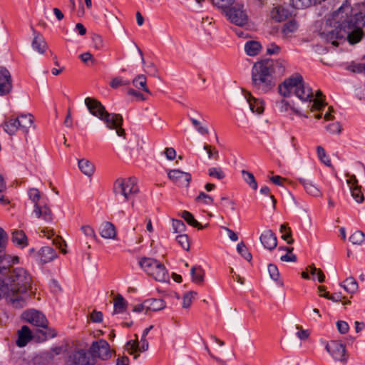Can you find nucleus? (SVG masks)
<instances>
[{
	"label": "nucleus",
	"instance_id": "nucleus-1",
	"mask_svg": "<svg viewBox=\"0 0 365 365\" xmlns=\"http://www.w3.org/2000/svg\"><path fill=\"white\" fill-rule=\"evenodd\" d=\"M364 25V15L358 13L352 16L351 4L346 0L328 18L320 36L334 46L339 45V40L344 41L345 38L350 44H355L363 37L362 28Z\"/></svg>",
	"mask_w": 365,
	"mask_h": 365
},
{
	"label": "nucleus",
	"instance_id": "nucleus-2",
	"mask_svg": "<svg viewBox=\"0 0 365 365\" xmlns=\"http://www.w3.org/2000/svg\"><path fill=\"white\" fill-rule=\"evenodd\" d=\"M1 264L0 269V299L5 298L14 307H22L24 303L23 295L31 287L32 279L29 273L24 268H14L11 264Z\"/></svg>",
	"mask_w": 365,
	"mask_h": 365
},
{
	"label": "nucleus",
	"instance_id": "nucleus-3",
	"mask_svg": "<svg viewBox=\"0 0 365 365\" xmlns=\"http://www.w3.org/2000/svg\"><path fill=\"white\" fill-rule=\"evenodd\" d=\"M84 102L90 113L104 122L108 128L115 130L118 136L125 135L121 115L108 113L102 103L94 98L87 97Z\"/></svg>",
	"mask_w": 365,
	"mask_h": 365
},
{
	"label": "nucleus",
	"instance_id": "nucleus-4",
	"mask_svg": "<svg viewBox=\"0 0 365 365\" xmlns=\"http://www.w3.org/2000/svg\"><path fill=\"white\" fill-rule=\"evenodd\" d=\"M278 92L284 98L294 93L302 101H311L313 98L312 89L304 82L302 76L299 73L291 76L280 83Z\"/></svg>",
	"mask_w": 365,
	"mask_h": 365
},
{
	"label": "nucleus",
	"instance_id": "nucleus-5",
	"mask_svg": "<svg viewBox=\"0 0 365 365\" xmlns=\"http://www.w3.org/2000/svg\"><path fill=\"white\" fill-rule=\"evenodd\" d=\"M272 63L268 61L257 62L252 69V86L261 93H268L274 86L272 75Z\"/></svg>",
	"mask_w": 365,
	"mask_h": 365
},
{
	"label": "nucleus",
	"instance_id": "nucleus-6",
	"mask_svg": "<svg viewBox=\"0 0 365 365\" xmlns=\"http://www.w3.org/2000/svg\"><path fill=\"white\" fill-rule=\"evenodd\" d=\"M140 265L144 270L158 282H167L168 273L163 264L152 258L144 257L140 261Z\"/></svg>",
	"mask_w": 365,
	"mask_h": 365
},
{
	"label": "nucleus",
	"instance_id": "nucleus-7",
	"mask_svg": "<svg viewBox=\"0 0 365 365\" xmlns=\"http://www.w3.org/2000/svg\"><path fill=\"white\" fill-rule=\"evenodd\" d=\"M113 190L116 195H120L128 200L133 195L139 192V188L135 179H118L114 183Z\"/></svg>",
	"mask_w": 365,
	"mask_h": 365
},
{
	"label": "nucleus",
	"instance_id": "nucleus-8",
	"mask_svg": "<svg viewBox=\"0 0 365 365\" xmlns=\"http://www.w3.org/2000/svg\"><path fill=\"white\" fill-rule=\"evenodd\" d=\"M225 12L230 21L238 26H244L248 23V16L241 4H236Z\"/></svg>",
	"mask_w": 365,
	"mask_h": 365
},
{
	"label": "nucleus",
	"instance_id": "nucleus-9",
	"mask_svg": "<svg viewBox=\"0 0 365 365\" xmlns=\"http://www.w3.org/2000/svg\"><path fill=\"white\" fill-rule=\"evenodd\" d=\"M90 353L93 358H99L107 360L110 358L112 354L108 343L105 340L94 341L90 348Z\"/></svg>",
	"mask_w": 365,
	"mask_h": 365
},
{
	"label": "nucleus",
	"instance_id": "nucleus-10",
	"mask_svg": "<svg viewBox=\"0 0 365 365\" xmlns=\"http://www.w3.org/2000/svg\"><path fill=\"white\" fill-rule=\"evenodd\" d=\"M21 317L26 322L36 327L46 328V325H48V321L45 316L40 312L34 309L24 312Z\"/></svg>",
	"mask_w": 365,
	"mask_h": 365
},
{
	"label": "nucleus",
	"instance_id": "nucleus-11",
	"mask_svg": "<svg viewBox=\"0 0 365 365\" xmlns=\"http://www.w3.org/2000/svg\"><path fill=\"white\" fill-rule=\"evenodd\" d=\"M93 359H91L83 349L75 351L68 360V365H93Z\"/></svg>",
	"mask_w": 365,
	"mask_h": 365
},
{
	"label": "nucleus",
	"instance_id": "nucleus-12",
	"mask_svg": "<svg viewBox=\"0 0 365 365\" xmlns=\"http://www.w3.org/2000/svg\"><path fill=\"white\" fill-rule=\"evenodd\" d=\"M326 349L336 359L344 362L346 361V359L344 357L346 349L342 344L338 341H331L330 344H327Z\"/></svg>",
	"mask_w": 365,
	"mask_h": 365
},
{
	"label": "nucleus",
	"instance_id": "nucleus-13",
	"mask_svg": "<svg viewBox=\"0 0 365 365\" xmlns=\"http://www.w3.org/2000/svg\"><path fill=\"white\" fill-rule=\"evenodd\" d=\"M12 89L11 77L9 71L0 68V96L9 93Z\"/></svg>",
	"mask_w": 365,
	"mask_h": 365
},
{
	"label": "nucleus",
	"instance_id": "nucleus-14",
	"mask_svg": "<svg viewBox=\"0 0 365 365\" xmlns=\"http://www.w3.org/2000/svg\"><path fill=\"white\" fill-rule=\"evenodd\" d=\"M275 107L279 112L282 113H294L299 116L302 115L300 110L297 107H295L294 103H291L285 99H281L276 101Z\"/></svg>",
	"mask_w": 365,
	"mask_h": 365
},
{
	"label": "nucleus",
	"instance_id": "nucleus-15",
	"mask_svg": "<svg viewBox=\"0 0 365 365\" xmlns=\"http://www.w3.org/2000/svg\"><path fill=\"white\" fill-rule=\"evenodd\" d=\"M31 30L34 36L31 46L38 53L43 54L46 51L47 43L43 36L32 26Z\"/></svg>",
	"mask_w": 365,
	"mask_h": 365
},
{
	"label": "nucleus",
	"instance_id": "nucleus-16",
	"mask_svg": "<svg viewBox=\"0 0 365 365\" xmlns=\"http://www.w3.org/2000/svg\"><path fill=\"white\" fill-rule=\"evenodd\" d=\"M141 345H140V342L138 340V337L135 340L129 341L126 343L125 348L130 354H133L135 352L139 351L143 352L148 350L149 344L145 337L143 338V336L141 339Z\"/></svg>",
	"mask_w": 365,
	"mask_h": 365
},
{
	"label": "nucleus",
	"instance_id": "nucleus-17",
	"mask_svg": "<svg viewBox=\"0 0 365 365\" xmlns=\"http://www.w3.org/2000/svg\"><path fill=\"white\" fill-rule=\"evenodd\" d=\"M245 97L252 113L261 115L264 110V103L262 99L253 97L250 93H247Z\"/></svg>",
	"mask_w": 365,
	"mask_h": 365
},
{
	"label": "nucleus",
	"instance_id": "nucleus-18",
	"mask_svg": "<svg viewBox=\"0 0 365 365\" xmlns=\"http://www.w3.org/2000/svg\"><path fill=\"white\" fill-rule=\"evenodd\" d=\"M18 339L16 341L19 347L25 346L31 340L34 339V336L28 326H23L21 329L17 331Z\"/></svg>",
	"mask_w": 365,
	"mask_h": 365
},
{
	"label": "nucleus",
	"instance_id": "nucleus-19",
	"mask_svg": "<svg viewBox=\"0 0 365 365\" xmlns=\"http://www.w3.org/2000/svg\"><path fill=\"white\" fill-rule=\"evenodd\" d=\"M260 241L266 249L272 250L277 245V240L274 233L269 230H265L260 236Z\"/></svg>",
	"mask_w": 365,
	"mask_h": 365
},
{
	"label": "nucleus",
	"instance_id": "nucleus-20",
	"mask_svg": "<svg viewBox=\"0 0 365 365\" xmlns=\"http://www.w3.org/2000/svg\"><path fill=\"white\" fill-rule=\"evenodd\" d=\"M101 235L108 240H115L117 232L115 225L110 222H104L101 226Z\"/></svg>",
	"mask_w": 365,
	"mask_h": 365
},
{
	"label": "nucleus",
	"instance_id": "nucleus-21",
	"mask_svg": "<svg viewBox=\"0 0 365 365\" xmlns=\"http://www.w3.org/2000/svg\"><path fill=\"white\" fill-rule=\"evenodd\" d=\"M19 129L28 133L29 129L34 125V117L31 114H23L16 118Z\"/></svg>",
	"mask_w": 365,
	"mask_h": 365
},
{
	"label": "nucleus",
	"instance_id": "nucleus-22",
	"mask_svg": "<svg viewBox=\"0 0 365 365\" xmlns=\"http://www.w3.org/2000/svg\"><path fill=\"white\" fill-rule=\"evenodd\" d=\"M38 255L42 263H48L57 257V253L51 247H43L39 252Z\"/></svg>",
	"mask_w": 365,
	"mask_h": 365
},
{
	"label": "nucleus",
	"instance_id": "nucleus-23",
	"mask_svg": "<svg viewBox=\"0 0 365 365\" xmlns=\"http://www.w3.org/2000/svg\"><path fill=\"white\" fill-rule=\"evenodd\" d=\"M270 18L277 21H284L287 16V11L282 6L273 5L269 12Z\"/></svg>",
	"mask_w": 365,
	"mask_h": 365
},
{
	"label": "nucleus",
	"instance_id": "nucleus-24",
	"mask_svg": "<svg viewBox=\"0 0 365 365\" xmlns=\"http://www.w3.org/2000/svg\"><path fill=\"white\" fill-rule=\"evenodd\" d=\"M197 157L207 158H218L220 154L218 150L210 145H205L202 148L197 150Z\"/></svg>",
	"mask_w": 365,
	"mask_h": 365
},
{
	"label": "nucleus",
	"instance_id": "nucleus-25",
	"mask_svg": "<svg viewBox=\"0 0 365 365\" xmlns=\"http://www.w3.org/2000/svg\"><path fill=\"white\" fill-rule=\"evenodd\" d=\"M132 83L134 87L138 90H141L148 94H151V92L147 86V78L143 74L137 75L133 80Z\"/></svg>",
	"mask_w": 365,
	"mask_h": 365
},
{
	"label": "nucleus",
	"instance_id": "nucleus-26",
	"mask_svg": "<svg viewBox=\"0 0 365 365\" xmlns=\"http://www.w3.org/2000/svg\"><path fill=\"white\" fill-rule=\"evenodd\" d=\"M168 178L173 181H178L180 178H184L186 181L185 186L187 187L191 180L190 173L182 172L178 169L171 170L168 173Z\"/></svg>",
	"mask_w": 365,
	"mask_h": 365
},
{
	"label": "nucleus",
	"instance_id": "nucleus-27",
	"mask_svg": "<svg viewBox=\"0 0 365 365\" xmlns=\"http://www.w3.org/2000/svg\"><path fill=\"white\" fill-rule=\"evenodd\" d=\"M4 130L10 135L16 134L19 128L18 120L16 118L6 119L2 124Z\"/></svg>",
	"mask_w": 365,
	"mask_h": 365
},
{
	"label": "nucleus",
	"instance_id": "nucleus-28",
	"mask_svg": "<svg viewBox=\"0 0 365 365\" xmlns=\"http://www.w3.org/2000/svg\"><path fill=\"white\" fill-rule=\"evenodd\" d=\"M44 330L38 329L35 334V337L38 341H46L48 338H53L56 336L57 333L54 329L48 327L46 325Z\"/></svg>",
	"mask_w": 365,
	"mask_h": 365
},
{
	"label": "nucleus",
	"instance_id": "nucleus-29",
	"mask_svg": "<svg viewBox=\"0 0 365 365\" xmlns=\"http://www.w3.org/2000/svg\"><path fill=\"white\" fill-rule=\"evenodd\" d=\"M147 312H156L165 307V302L161 299H150L146 300Z\"/></svg>",
	"mask_w": 365,
	"mask_h": 365
},
{
	"label": "nucleus",
	"instance_id": "nucleus-30",
	"mask_svg": "<svg viewBox=\"0 0 365 365\" xmlns=\"http://www.w3.org/2000/svg\"><path fill=\"white\" fill-rule=\"evenodd\" d=\"M34 212L36 217H42L45 221H51L52 219L51 211L46 206L40 207L36 205Z\"/></svg>",
	"mask_w": 365,
	"mask_h": 365
},
{
	"label": "nucleus",
	"instance_id": "nucleus-31",
	"mask_svg": "<svg viewBox=\"0 0 365 365\" xmlns=\"http://www.w3.org/2000/svg\"><path fill=\"white\" fill-rule=\"evenodd\" d=\"M192 125L195 128L198 133L205 135L209 133V130L206 125L205 120L200 118V119L190 117Z\"/></svg>",
	"mask_w": 365,
	"mask_h": 365
},
{
	"label": "nucleus",
	"instance_id": "nucleus-32",
	"mask_svg": "<svg viewBox=\"0 0 365 365\" xmlns=\"http://www.w3.org/2000/svg\"><path fill=\"white\" fill-rule=\"evenodd\" d=\"M78 167L87 176H91L96 170L95 165L92 161H78Z\"/></svg>",
	"mask_w": 365,
	"mask_h": 365
},
{
	"label": "nucleus",
	"instance_id": "nucleus-33",
	"mask_svg": "<svg viewBox=\"0 0 365 365\" xmlns=\"http://www.w3.org/2000/svg\"><path fill=\"white\" fill-rule=\"evenodd\" d=\"M114 312L122 313L126 310L127 302L121 294H117L114 298Z\"/></svg>",
	"mask_w": 365,
	"mask_h": 365
},
{
	"label": "nucleus",
	"instance_id": "nucleus-34",
	"mask_svg": "<svg viewBox=\"0 0 365 365\" xmlns=\"http://www.w3.org/2000/svg\"><path fill=\"white\" fill-rule=\"evenodd\" d=\"M261 48V45L257 41H251L245 45V50L248 56H256Z\"/></svg>",
	"mask_w": 365,
	"mask_h": 365
},
{
	"label": "nucleus",
	"instance_id": "nucleus-35",
	"mask_svg": "<svg viewBox=\"0 0 365 365\" xmlns=\"http://www.w3.org/2000/svg\"><path fill=\"white\" fill-rule=\"evenodd\" d=\"M12 241L21 246L27 245V238L24 232L21 230H15L12 233Z\"/></svg>",
	"mask_w": 365,
	"mask_h": 365
},
{
	"label": "nucleus",
	"instance_id": "nucleus-36",
	"mask_svg": "<svg viewBox=\"0 0 365 365\" xmlns=\"http://www.w3.org/2000/svg\"><path fill=\"white\" fill-rule=\"evenodd\" d=\"M181 217L187 222L190 225L197 227L200 230L203 229V226L195 219L194 216L188 211H183L181 214Z\"/></svg>",
	"mask_w": 365,
	"mask_h": 365
},
{
	"label": "nucleus",
	"instance_id": "nucleus-37",
	"mask_svg": "<svg viewBox=\"0 0 365 365\" xmlns=\"http://www.w3.org/2000/svg\"><path fill=\"white\" fill-rule=\"evenodd\" d=\"M204 270L200 267H192L191 269V274L192 281L195 283L201 284L204 281Z\"/></svg>",
	"mask_w": 365,
	"mask_h": 365
},
{
	"label": "nucleus",
	"instance_id": "nucleus-38",
	"mask_svg": "<svg viewBox=\"0 0 365 365\" xmlns=\"http://www.w3.org/2000/svg\"><path fill=\"white\" fill-rule=\"evenodd\" d=\"M298 29V25L295 21H289L283 26L282 32L285 37H289Z\"/></svg>",
	"mask_w": 365,
	"mask_h": 365
},
{
	"label": "nucleus",
	"instance_id": "nucleus-39",
	"mask_svg": "<svg viewBox=\"0 0 365 365\" xmlns=\"http://www.w3.org/2000/svg\"><path fill=\"white\" fill-rule=\"evenodd\" d=\"M342 286L349 293H354L358 289V284L352 277L346 278Z\"/></svg>",
	"mask_w": 365,
	"mask_h": 365
},
{
	"label": "nucleus",
	"instance_id": "nucleus-40",
	"mask_svg": "<svg viewBox=\"0 0 365 365\" xmlns=\"http://www.w3.org/2000/svg\"><path fill=\"white\" fill-rule=\"evenodd\" d=\"M322 96V93L320 91H318L316 93V98L313 101V104L312 105L311 110L312 112L315 110H322L325 107L326 104L320 98Z\"/></svg>",
	"mask_w": 365,
	"mask_h": 365
},
{
	"label": "nucleus",
	"instance_id": "nucleus-41",
	"mask_svg": "<svg viewBox=\"0 0 365 365\" xmlns=\"http://www.w3.org/2000/svg\"><path fill=\"white\" fill-rule=\"evenodd\" d=\"M243 180L254 190L257 189V183L252 173L242 170L241 171Z\"/></svg>",
	"mask_w": 365,
	"mask_h": 365
},
{
	"label": "nucleus",
	"instance_id": "nucleus-42",
	"mask_svg": "<svg viewBox=\"0 0 365 365\" xmlns=\"http://www.w3.org/2000/svg\"><path fill=\"white\" fill-rule=\"evenodd\" d=\"M346 68L352 73L365 75V63H364L351 62Z\"/></svg>",
	"mask_w": 365,
	"mask_h": 365
},
{
	"label": "nucleus",
	"instance_id": "nucleus-43",
	"mask_svg": "<svg viewBox=\"0 0 365 365\" xmlns=\"http://www.w3.org/2000/svg\"><path fill=\"white\" fill-rule=\"evenodd\" d=\"M300 182L303 185L307 192L314 196L319 195V190L311 182H307L305 180H300Z\"/></svg>",
	"mask_w": 365,
	"mask_h": 365
},
{
	"label": "nucleus",
	"instance_id": "nucleus-44",
	"mask_svg": "<svg viewBox=\"0 0 365 365\" xmlns=\"http://www.w3.org/2000/svg\"><path fill=\"white\" fill-rule=\"evenodd\" d=\"M365 239V235L363 232L357 230L355 231L349 237L350 241L354 245H361Z\"/></svg>",
	"mask_w": 365,
	"mask_h": 365
},
{
	"label": "nucleus",
	"instance_id": "nucleus-45",
	"mask_svg": "<svg viewBox=\"0 0 365 365\" xmlns=\"http://www.w3.org/2000/svg\"><path fill=\"white\" fill-rule=\"evenodd\" d=\"M212 1L215 6L225 11L231 7L235 0H212Z\"/></svg>",
	"mask_w": 365,
	"mask_h": 365
},
{
	"label": "nucleus",
	"instance_id": "nucleus-46",
	"mask_svg": "<svg viewBox=\"0 0 365 365\" xmlns=\"http://www.w3.org/2000/svg\"><path fill=\"white\" fill-rule=\"evenodd\" d=\"M351 195L357 202H362L364 200V195L361 191V187L356 185L350 188Z\"/></svg>",
	"mask_w": 365,
	"mask_h": 365
},
{
	"label": "nucleus",
	"instance_id": "nucleus-47",
	"mask_svg": "<svg viewBox=\"0 0 365 365\" xmlns=\"http://www.w3.org/2000/svg\"><path fill=\"white\" fill-rule=\"evenodd\" d=\"M197 295V292L190 291L185 294L182 297V307L183 308H189L192 304V299Z\"/></svg>",
	"mask_w": 365,
	"mask_h": 365
},
{
	"label": "nucleus",
	"instance_id": "nucleus-48",
	"mask_svg": "<svg viewBox=\"0 0 365 365\" xmlns=\"http://www.w3.org/2000/svg\"><path fill=\"white\" fill-rule=\"evenodd\" d=\"M282 250L287 251V253L284 255H282L280 259L284 262H295L297 260V257L294 255L292 254L293 250L292 247H281L279 248Z\"/></svg>",
	"mask_w": 365,
	"mask_h": 365
},
{
	"label": "nucleus",
	"instance_id": "nucleus-49",
	"mask_svg": "<svg viewBox=\"0 0 365 365\" xmlns=\"http://www.w3.org/2000/svg\"><path fill=\"white\" fill-rule=\"evenodd\" d=\"M237 252L242 255V257L247 261L251 260L252 255L248 252L245 244L243 242H240L237 246Z\"/></svg>",
	"mask_w": 365,
	"mask_h": 365
},
{
	"label": "nucleus",
	"instance_id": "nucleus-50",
	"mask_svg": "<svg viewBox=\"0 0 365 365\" xmlns=\"http://www.w3.org/2000/svg\"><path fill=\"white\" fill-rule=\"evenodd\" d=\"M129 84V81L125 80L121 77L114 78L110 82V86L113 88H118L120 86H128Z\"/></svg>",
	"mask_w": 365,
	"mask_h": 365
},
{
	"label": "nucleus",
	"instance_id": "nucleus-51",
	"mask_svg": "<svg viewBox=\"0 0 365 365\" xmlns=\"http://www.w3.org/2000/svg\"><path fill=\"white\" fill-rule=\"evenodd\" d=\"M179 245L185 250H190V242L187 235L180 234L176 237Z\"/></svg>",
	"mask_w": 365,
	"mask_h": 365
},
{
	"label": "nucleus",
	"instance_id": "nucleus-52",
	"mask_svg": "<svg viewBox=\"0 0 365 365\" xmlns=\"http://www.w3.org/2000/svg\"><path fill=\"white\" fill-rule=\"evenodd\" d=\"M173 227L174 229V232L175 233H180V235L183 234L186 228L184 222L180 220H173Z\"/></svg>",
	"mask_w": 365,
	"mask_h": 365
},
{
	"label": "nucleus",
	"instance_id": "nucleus-53",
	"mask_svg": "<svg viewBox=\"0 0 365 365\" xmlns=\"http://www.w3.org/2000/svg\"><path fill=\"white\" fill-rule=\"evenodd\" d=\"M327 130L331 134H339L341 133V126L338 122L332 123L327 126Z\"/></svg>",
	"mask_w": 365,
	"mask_h": 365
},
{
	"label": "nucleus",
	"instance_id": "nucleus-54",
	"mask_svg": "<svg viewBox=\"0 0 365 365\" xmlns=\"http://www.w3.org/2000/svg\"><path fill=\"white\" fill-rule=\"evenodd\" d=\"M209 175L219 180L224 178L225 174L220 168H212L209 169Z\"/></svg>",
	"mask_w": 365,
	"mask_h": 365
},
{
	"label": "nucleus",
	"instance_id": "nucleus-55",
	"mask_svg": "<svg viewBox=\"0 0 365 365\" xmlns=\"http://www.w3.org/2000/svg\"><path fill=\"white\" fill-rule=\"evenodd\" d=\"M29 198L35 203V205H37V202L41 197L40 192L36 188H31L29 191Z\"/></svg>",
	"mask_w": 365,
	"mask_h": 365
},
{
	"label": "nucleus",
	"instance_id": "nucleus-56",
	"mask_svg": "<svg viewBox=\"0 0 365 365\" xmlns=\"http://www.w3.org/2000/svg\"><path fill=\"white\" fill-rule=\"evenodd\" d=\"M81 60L85 63H91V65H93L95 63V58L93 55L90 52H86L79 56Z\"/></svg>",
	"mask_w": 365,
	"mask_h": 365
},
{
	"label": "nucleus",
	"instance_id": "nucleus-57",
	"mask_svg": "<svg viewBox=\"0 0 365 365\" xmlns=\"http://www.w3.org/2000/svg\"><path fill=\"white\" fill-rule=\"evenodd\" d=\"M53 244L55 245L56 247L61 249V252L63 254H66L68 251L65 248H62V244H63L64 247H66V242L62 239L61 237L57 236L56 238L53 240Z\"/></svg>",
	"mask_w": 365,
	"mask_h": 365
},
{
	"label": "nucleus",
	"instance_id": "nucleus-58",
	"mask_svg": "<svg viewBox=\"0 0 365 365\" xmlns=\"http://www.w3.org/2000/svg\"><path fill=\"white\" fill-rule=\"evenodd\" d=\"M268 272L269 273L270 277L273 280L276 281V280H277L279 279V273L277 267L275 265L269 264L268 266Z\"/></svg>",
	"mask_w": 365,
	"mask_h": 365
},
{
	"label": "nucleus",
	"instance_id": "nucleus-59",
	"mask_svg": "<svg viewBox=\"0 0 365 365\" xmlns=\"http://www.w3.org/2000/svg\"><path fill=\"white\" fill-rule=\"evenodd\" d=\"M128 94L129 96H134L138 101H145L147 100V98L145 97L140 92L134 90L133 88H129L128 90Z\"/></svg>",
	"mask_w": 365,
	"mask_h": 365
},
{
	"label": "nucleus",
	"instance_id": "nucleus-60",
	"mask_svg": "<svg viewBox=\"0 0 365 365\" xmlns=\"http://www.w3.org/2000/svg\"><path fill=\"white\" fill-rule=\"evenodd\" d=\"M310 273L311 274H317L318 281L319 282H323L324 281L325 276L323 272L320 269H317L315 267H310Z\"/></svg>",
	"mask_w": 365,
	"mask_h": 365
},
{
	"label": "nucleus",
	"instance_id": "nucleus-61",
	"mask_svg": "<svg viewBox=\"0 0 365 365\" xmlns=\"http://www.w3.org/2000/svg\"><path fill=\"white\" fill-rule=\"evenodd\" d=\"M7 240V235L4 230L0 227V254L4 250Z\"/></svg>",
	"mask_w": 365,
	"mask_h": 365
},
{
	"label": "nucleus",
	"instance_id": "nucleus-62",
	"mask_svg": "<svg viewBox=\"0 0 365 365\" xmlns=\"http://www.w3.org/2000/svg\"><path fill=\"white\" fill-rule=\"evenodd\" d=\"M337 329L341 334H346L349 331V325L346 322L339 321L336 323Z\"/></svg>",
	"mask_w": 365,
	"mask_h": 365
},
{
	"label": "nucleus",
	"instance_id": "nucleus-63",
	"mask_svg": "<svg viewBox=\"0 0 365 365\" xmlns=\"http://www.w3.org/2000/svg\"><path fill=\"white\" fill-rule=\"evenodd\" d=\"M280 51V47L275 43H271L267 46V53L269 55L278 54Z\"/></svg>",
	"mask_w": 365,
	"mask_h": 365
},
{
	"label": "nucleus",
	"instance_id": "nucleus-64",
	"mask_svg": "<svg viewBox=\"0 0 365 365\" xmlns=\"http://www.w3.org/2000/svg\"><path fill=\"white\" fill-rule=\"evenodd\" d=\"M164 153L168 160H174L177 157V153L173 148H165Z\"/></svg>",
	"mask_w": 365,
	"mask_h": 365
}]
</instances>
